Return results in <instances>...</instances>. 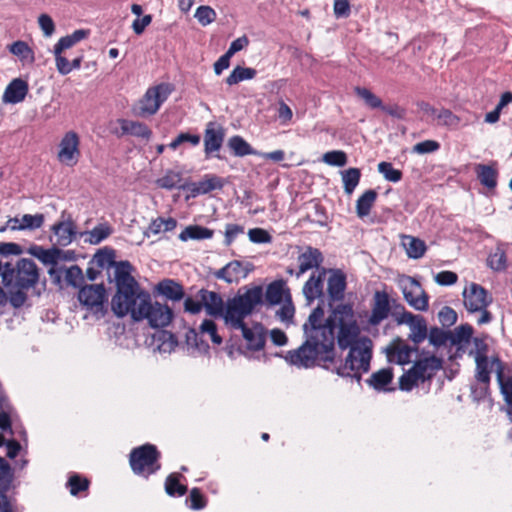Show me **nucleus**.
Segmentation results:
<instances>
[{"label": "nucleus", "mask_w": 512, "mask_h": 512, "mask_svg": "<svg viewBox=\"0 0 512 512\" xmlns=\"http://www.w3.org/2000/svg\"><path fill=\"white\" fill-rule=\"evenodd\" d=\"M14 481V469L0 456V500H8L7 493L11 489Z\"/></svg>", "instance_id": "30"}, {"label": "nucleus", "mask_w": 512, "mask_h": 512, "mask_svg": "<svg viewBox=\"0 0 512 512\" xmlns=\"http://www.w3.org/2000/svg\"><path fill=\"white\" fill-rule=\"evenodd\" d=\"M254 269V265L250 262H241L233 260L227 263L221 269L213 272L216 279L225 281L228 284L238 283L240 279L246 278Z\"/></svg>", "instance_id": "11"}, {"label": "nucleus", "mask_w": 512, "mask_h": 512, "mask_svg": "<svg viewBox=\"0 0 512 512\" xmlns=\"http://www.w3.org/2000/svg\"><path fill=\"white\" fill-rule=\"evenodd\" d=\"M207 335L211 339L214 344L220 345L222 343V337L217 332V325L213 320L205 319L200 327L199 333L195 330H190L186 335V340L189 345L195 346L198 349H201V346L198 342L200 336Z\"/></svg>", "instance_id": "18"}, {"label": "nucleus", "mask_w": 512, "mask_h": 512, "mask_svg": "<svg viewBox=\"0 0 512 512\" xmlns=\"http://www.w3.org/2000/svg\"><path fill=\"white\" fill-rule=\"evenodd\" d=\"M79 302L94 313H104L106 289L103 284L83 285L78 292Z\"/></svg>", "instance_id": "10"}, {"label": "nucleus", "mask_w": 512, "mask_h": 512, "mask_svg": "<svg viewBox=\"0 0 512 512\" xmlns=\"http://www.w3.org/2000/svg\"><path fill=\"white\" fill-rule=\"evenodd\" d=\"M44 220V215L41 213L35 215L24 214L21 218L20 224L11 226V230H35L43 225Z\"/></svg>", "instance_id": "44"}, {"label": "nucleus", "mask_w": 512, "mask_h": 512, "mask_svg": "<svg viewBox=\"0 0 512 512\" xmlns=\"http://www.w3.org/2000/svg\"><path fill=\"white\" fill-rule=\"evenodd\" d=\"M224 140V130L217 127L215 123L209 122L204 132L205 154L209 156L213 152L219 151Z\"/></svg>", "instance_id": "27"}, {"label": "nucleus", "mask_w": 512, "mask_h": 512, "mask_svg": "<svg viewBox=\"0 0 512 512\" xmlns=\"http://www.w3.org/2000/svg\"><path fill=\"white\" fill-rule=\"evenodd\" d=\"M398 325L406 324L410 327V334L408 336L416 346L423 342L427 338V323L423 316L415 315L413 313H403L397 319Z\"/></svg>", "instance_id": "14"}, {"label": "nucleus", "mask_w": 512, "mask_h": 512, "mask_svg": "<svg viewBox=\"0 0 512 512\" xmlns=\"http://www.w3.org/2000/svg\"><path fill=\"white\" fill-rule=\"evenodd\" d=\"M321 305L315 307L303 325L305 341L287 353L286 360L297 367L320 366L341 377L360 381L370 369L372 341L358 338L360 328L349 304H340L325 319Z\"/></svg>", "instance_id": "1"}, {"label": "nucleus", "mask_w": 512, "mask_h": 512, "mask_svg": "<svg viewBox=\"0 0 512 512\" xmlns=\"http://www.w3.org/2000/svg\"><path fill=\"white\" fill-rule=\"evenodd\" d=\"M393 380V372L390 368H384L374 372L369 379L366 380L367 384L376 391H389L388 385Z\"/></svg>", "instance_id": "33"}, {"label": "nucleus", "mask_w": 512, "mask_h": 512, "mask_svg": "<svg viewBox=\"0 0 512 512\" xmlns=\"http://www.w3.org/2000/svg\"><path fill=\"white\" fill-rule=\"evenodd\" d=\"M406 240L407 241L404 242V246L406 248L407 255L413 259L421 258L426 251L425 242L412 236H407Z\"/></svg>", "instance_id": "46"}, {"label": "nucleus", "mask_w": 512, "mask_h": 512, "mask_svg": "<svg viewBox=\"0 0 512 512\" xmlns=\"http://www.w3.org/2000/svg\"><path fill=\"white\" fill-rule=\"evenodd\" d=\"M29 253L45 265H54L58 248L52 247L50 249H44L41 246H33L29 249Z\"/></svg>", "instance_id": "45"}, {"label": "nucleus", "mask_w": 512, "mask_h": 512, "mask_svg": "<svg viewBox=\"0 0 512 512\" xmlns=\"http://www.w3.org/2000/svg\"><path fill=\"white\" fill-rule=\"evenodd\" d=\"M131 272L129 261H119L115 271L116 293L111 299V309L119 318L129 314L134 320L135 312L147 304L150 293L140 287Z\"/></svg>", "instance_id": "2"}, {"label": "nucleus", "mask_w": 512, "mask_h": 512, "mask_svg": "<svg viewBox=\"0 0 512 512\" xmlns=\"http://www.w3.org/2000/svg\"><path fill=\"white\" fill-rule=\"evenodd\" d=\"M263 303L262 286H254L243 294L238 293L227 300L223 318L233 329L243 327L244 319L249 316L256 306Z\"/></svg>", "instance_id": "4"}, {"label": "nucleus", "mask_w": 512, "mask_h": 512, "mask_svg": "<svg viewBox=\"0 0 512 512\" xmlns=\"http://www.w3.org/2000/svg\"><path fill=\"white\" fill-rule=\"evenodd\" d=\"M257 74L256 69L251 67L236 66L229 76L225 79V82L229 86L236 85L245 80H251L255 78Z\"/></svg>", "instance_id": "40"}, {"label": "nucleus", "mask_w": 512, "mask_h": 512, "mask_svg": "<svg viewBox=\"0 0 512 512\" xmlns=\"http://www.w3.org/2000/svg\"><path fill=\"white\" fill-rule=\"evenodd\" d=\"M182 174L180 172H176L173 170H168L166 173L156 180V185L159 188L172 190L179 189L182 190V186L185 182H182Z\"/></svg>", "instance_id": "39"}, {"label": "nucleus", "mask_w": 512, "mask_h": 512, "mask_svg": "<svg viewBox=\"0 0 512 512\" xmlns=\"http://www.w3.org/2000/svg\"><path fill=\"white\" fill-rule=\"evenodd\" d=\"M418 382L420 380L411 368L399 378V388L403 391H410Z\"/></svg>", "instance_id": "59"}, {"label": "nucleus", "mask_w": 512, "mask_h": 512, "mask_svg": "<svg viewBox=\"0 0 512 512\" xmlns=\"http://www.w3.org/2000/svg\"><path fill=\"white\" fill-rule=\"evenodd\" d=\"M112 233V228L110 225L103 223L95 226L89 232V243L93 245H97L101 243L104 239L109 237Z\"/></svg>", "instance_id": "51"}, {"label": "nucleus", "mask_w": 512, "mask_h": 512, "mask_svg": "<svg viewBox=\"0 0 512 512\" xmlns=\"http://www.w3.org/2000/svg\"><path fill=\"white\" fill-rule=\"evenodd\" d=\"M435 282L440 286H450L457 282L458 275L453 271H441L434 277Z\"/></svg>", "instance_id": "63"}, {"label": "nucleus", "mask_w": 512, "mask_h": 512, "mask_svg": "<svg viewBox=\"0 0 512 512\" xmlns=\"http://www.w3.org/2000/svg\"><path fill=\"white\" fill-rule=\"evenodd\" d=\"M441 367L442 360L435 355H431L415 361L411 368L420 382H425L430 380Z\"/></svg>", "instance_id": "21"}, {"label": "nucleus", "mask_w": 512, "mask_h": 512, "mask_svg": "<svg viewBox=\"0 0 512 512\" xmlns=\"http://www.w3.org/2000/svg\"><path fill=\"white\" fill-rule=\"evenodd\" d=\"M462 296L464 307L468 313H480L476 321L478 325L488 324L493 320V315L488 310L493 302V297L483 286L472 282L464 288Z\"/></svg>", "instance_id": "5"}, {"label": "nucleus", "mask_w": 512, "mask_h": 512, "mask_svg": "<svg viewBox=\"0 0 512 512\" xmlns=\"http://www.w3.org/2000/svg\"><path fill=\"white\" fill-rule=\"evenodd\" d=\"M493 363L497 364L496 377L500 392L506 405L512 410V375H504L502 362L498 358H494Z\"/></svg>", "instance_id": "29"}, {"label": "nucleus", "mask_w": 512, "mask_h": 512, "mask_svg": "<svg viewBox=\"0 0 512 512\" xmlns=\"http://www.w3.org/2000/svg\"><path fill=\"white\" fill-rule=\"evenodd\" d=\"M28 91V83L21 78H15L7 85L2 101L9 104L20 103L25 99Z\"/></svg>", "instance_id": "26"}, {"label": "nucleus", "mask_w": 512, "mask_h": 512, "mask_svg": "<svg viewBox=\"0 0 512 512\" xmlns=\"http://www.w3.org/2000/svg\"><path fill=\"white\" fill-rule=\"evenodd\" d=\"M418 350V347H411L404 342L400 337L395 338L391 343L384 349L387 360L390 363L398 365H405L411 362V356Z\"/></svg>", "instance_id": "15"}, {"label": "nucleus", "mask_w": 512, "mask_h": 512, "mask_svg": "<svg viewBox=\"0 0 512 512\" xmlns=\"http://www.w3.org/2000/svg\"><path fill=\"white\" fill-rule=\"evenodd\" d=\"M198 294L203 301V308H205L208 315L212 317H223L226 304H224L219 293L201 289Z\"/></svg>", "instance_id": "25"}, {"label": "nucleus", "mask_w": 512, "mask_h": 512, "mask_svg": "<svg viewBox=\"0 0 512 512\" xmlns=\"http://www.w3.org/2000/svg\"><path fill=\"white\" fill-rule=\"evenodd\" d=\"M65 280L68 285L81 288L84 283V274L82 269L78 265H72L68 269L64 270Z\"/></svg>", "instance_id": "49"}, {"label": "nucleus", "mask_w": 512, "mask_h": 512, "mask_svg": "<svg viewBox=\"0 0 512 512\" xmlns=\"http://www.w3.org/2000/svg\"><path fill=\"white\" fill-rule=\"evenodd\" d=\"M161 457L157 447L146 443L133 448L129 454V464L135 475L149 478L161 468L159 459Z\"/></svg>", "instance_id": "6"}, {"label": "nucleus", "mask_w": 512, "mask_h": 512, "mask_svg": "<svg viewBox=\"0 0 512 512\" xmlns=\"http://www.w3.org/2000/svg\"><path fill=\"white\" fill-rule=\"evenodd\" d=\"M52 231L56 236V245L68 246L76 237V225L73 220L59 221L52 226Z\"/></svg>", "instance_id": "28"}, {"label": "nucleus", "mask_w": 512, "mask_h": 512, "mask_svg": "<svg viewBox=\"0 0 512 512\" xmlns=\"http://www.w3.org/2000/svg\"><path fill=\"white\" fill-rule=\"evenodd\" d=\"M313 212L307 215L309 221L316 223L320 226L326 225L327 216L325 213V208L321 206L319 203H315L312 206Z\"/></svg>", "instance_id": "61"}, {"label": "nucleus", "mask_w": 512, "mask_h": 512, "mask_svg": "<svg viewBox=\"0 0 512 512\" xmlns=\"http://www.w3.org/2000/svg\"><path fill=\"white\" fill-rule=\"evenodd\" d=\"M237 330H241L248 350L259 351L264 348L266 331L261 324L256 323L252 327L244 324L243 327H238Z\"/></svg>", "instance_id": "17"}, {"label": "nucleus", "mask_w": 512, "mask_h": 512, "mask_svg": "<svg viewBox=\"0 0 512 512\" xmlns=\"http://www.w3.org/2000/svg\"><path fill=\"white\" fill-rule=\"evenodd\" d=\"M377 192L373 189L366 190L356 201V213L359 218H364L370 214L376 199Z\"/></svg>", "instance_id": "36"}, {"label": "nucleus", "mask_w": 512, "mask_h": 512, "mask_svg": "<svg viewBox=\"0 0 512 512\" xmlns=\"http://www.w3.org/2000/svg\"><path fill=\"white\" fill-rule=\"evenodd\" d=\"M488 265L496 271L504 270L506 267V255L503 251L498 250L488 258Z\"/></svg>", "instance_id": "64"}, {"label": "nucleus", "mask_w": 512, "mask_h": 512, "mask_svg": "<svg viewBox=\"0 0 512 512\" xmlns=\"http://www.w3.org/2000/svg\"><path fill=\"white\" fill-rule=\"evenodd\" d=\"M176 219L169 217L167 219L158 217L151 221L147 229L144 231V236L150 237L151 235H157L161 232L172 231L176 228Z\"/></svg>", "instance_id": "35"}, {"label": "nucleus", "mask_w": 512, "mask_h": 512, "mask_svg": "<svg viewBox=\"0 0 512 512\" xmlns=\"http://www.w3.org/2000/svg\"><path fill=\"white\" fill-rule=\"evenodd\" d=\"M439 322L444 327H450L457 321V313L449 306H444L438 313Z\"/></svg>", "instance_id": "60"}, {"label": "nucleus", "mask_w": 512, "mask_h": 512, "mask_svg": "<svg viewBox=\"0 0 512 512\" xmlns=\"http://www.w3.org/2000/svg\"><path fill=\"white\" fill-rule=\"evenodd\" d=\"M330 273L327 280V293L330 302L343 300L346 290V275L340 269H328Z\"/></svg>", "instance_id": "16"}, {"label": "nucleus", "mask_w": 512, "mask_h": 512, "mask_svg": "<svg viewBox=\"0 0 512 512\" xmlns=\"http://www.w3.org/2000/svg\"><path fill=\"white\" fill-rule=\"evenodd\" d=\"M354 91L356 95L360 97L368 107L372 109H381L383 104L382 100L369 89L357 86L355 87Z\"/></svg>", "instance_id": "48"}, {"label": "nucleus", "mask_w": 512, "mask_h": 512, "mask_svg": "<svg viewBox=\"0 0 512 512\" xmlns=\"http://www.w3.org/2000/svg\"><path fill=\"white\" fill-rule=\"evenodd\" d=\"M436 118L438 124L450 128H456L460 123V118L455 115L451 110L442 108L438 111Z\"/></svg>", "instance_id": "55"}, {"label": "nucleus", "mask_w": 512, "mask_h": 512, "mask_svg": "<svg viewBox=\"0 0 512 512\" xmlns=\"http://www.w3.org/2000/svg\"><path fill=\"white\" fill-rule=\"evenodd\" d=\"M324 258L321 251L317 248L308 246L304 252L298 255V270L295 273L297 278H300L304 273L313 268H319Z\"/></svg>", "instance_id": "20"}, {"label": "nucleus", "mask_w": 512, "mask_h": 512, "mask_svg": "<svg viewBox=\"0 0 512 512\" xmlns=\"http://www.w3.org/2000/svg\"><path fill=\"white\" fill-rule=\"evenodd\" d=\"M397 285L409 306L417 311L424 312L428 310L429 296L416 278L400 275L397 279Z\"/></svg>", "instance_id": "8"}, {"label": "nucleus", "mask_w": 512, "mask_h": 512, "mask_svg": "<svg viewBox=\"0 0 512 512\" xmlns=\"http://www.w3.org/2000/svg\"><path fill=\"white\" fill-rule=\"evenodd\" d=\"M171 92L172 88L165 83L150 87L139 101L137 114L141 117L156 114Z\"/></svg>", "instance_id": "9"}, {"label": "nucleus", "mask_w": 512, "mask_h": 512, "mask_svg": "<svg viewBox=\"0 0 512 512\" xmlns=\"http://www.w3.org/2000/svg\"><path fill=\"white\" fill-rule=\"evenodd\" d=\"M0 276L7 289L13 308H21L27 301V291L39 281V269L32 259L21 258L16 263L0 260Z\"/></svg>", "instance_id": "3"}, {"label": "nucleus", "mask_w": 512, "mask_h": 512, "mask_svg": "<svg viewBox=\"0 0 512 512\" xmlns=\"http://www.w3.org/2000/svg\"><path fill=\"white\" fill-rule=\"evenodd\" d=\"M181 474L171 473L165 480V491L171 497H181L186 494L187 486L180 483Z\"/></svg>", "instance_id": "43"}, {"label": "nucleus", "mask_w": 512, "mask_h": 512, "mask_svg": "<svg viewBox=\"0 0 512 512\" xmlns=\"http://www.w3.org/2000/svg\"><path fill=\"white\" fill-rule=\"evenodd\" d=\"M378 171L390 182L397 183L402 179V172L395 169L390 162L382 161L378 164Z\"/></svg>", "instance_id": "52"}, {"label": "nucleus", "mask_w": 512, "mask_h": 512, "mask_svg": "<svg viewBox=\"0 0 512 512\" xmlns=\"http://www.w3.org/2000/svg\"><path fill=\"white\" fill-rule=\"evenodd\" d=\"M89 484L90 482L87 478L74 473L69 477L66 487L72 496H78L81 492L88 490Z\"/></svg>", "instance_id": "47"}, {"label": "nucleus", "mask_w": 512, "mask_h": 512, "mask_svg": "<svg viewBox=\"0 0 512 512\" xmlns=\"http://www.w3.org/2000/svg\"><path fill=\"white\" fill-rule=\"evenodd\" d=\"M427 338L429 339L430 344L435 347H440L445 345L446 342L451 338V333L445 332L438 327H432L429 330V333L427 332Z\"/></svg>", "instance_id": "54"}, {"label": "nucleus", "mask_w": 512, "mask_h": 512, "mask_svg": "<svg viewBox=\"0 0 512 512\" xmlns=\"http://www.w3.org/2000/svg\"><path fill=\"white\" fill-rule=\"evenodd\" d=\"M328 269L322 267L317 274L313 273L303 286V294L311 304L315 299L323 296V285Z\"/></svg>", "instance_id": "23"}, {"label": "nucleus", "mask_w": 512, "mask_h": 512, "mask_svg": "<svg viewBox=\"0 0 512 512\" xmlns=\"http://www.w3.org/2000/svg\"><path fill=\"white\" fill-rule=\"evenodd\" d=\"M263 298H265L269 306L278 305L283 300L286 301V299L291 298L290 289L286 286V281L278 279L268 284Z\"/></svg>", "instance_id": "24"}, {"label": "nucleus", "mask_w": 512, "mask_h": 512, "mask_svg": "<svg viewBox=\"0 0 512 512\" xmlns=\"http://www.w3.org/2000/svg\"><path fill=\"white\" fill-rule=\"evenodd\" d=\"M195 18L203 25H209L216 19V12L210 6H199L195 12Z\"/></svg>", "instance_id": "57"}, {"label": "nucleus", "mask_w": 512, "mask_h": 512, "mask_svg": "<svg viewBox=\"0 0 512 512\" xmlns=\"http://www.w3.org/2000/svg\"><path fill=\"white\" fill-rule=\"evenodd\" d=\"M212 237L213 230L199 225H189L179 235V239L184 242L189 239L203 240Z\"/></svg>", "instance_id": "38"}, {"label": "nucleus", "mask_w": 512, "mask_h": 512, "mask_svg": "<svg viewBox=\"0 0 512 512\" xmlns=\"http://www.w3.org/2000/svg\"><path fill=\"white\" fill-rule=\"evenodd\" d=\"M79 143L77 133L67 132L59 145L58 160L67 166H74L80 157Z\"/></svg>", "instance_id": "13"}, {"label": "nucleus", "mask_w": 512, "mask_h": 512, "mask_svg": "<svg viewBox=\"0 0 512 512\" xmlns=\"http://www.w3.org/2000/svg\"><path fill=\"white\" fill-rule=\"evenodd\" d=\"M344 192L351 195L355 188L358 186L361 178V171L359 168H348L341 172Z\"/></svg>", "instance_id": "42"}, {"label": "nucleus", "mask_w": 512, "mask_h": 512, "mask_svg": "<svg viewBox=\"0 0 512 512\" xmlns=\"http://www.w3.org/2000/svg\"><path fill=\"white\" fill-rule=\"evenodd\" d=\"M227 146L236 157H244L247 155H259V152L254 150L251 145L241 136L234 135L229 138Z\"/></svg>", "instance_id": "34"}, {"label": "nucleus", "mask_w": 512, "mask_h": 512, "mask_svg": "<svg viewBox=\"0 0 512 512\" xmlns=\"http://www.w3.org/2000/svg\"><path fill=\"white\" fill-rule=\"evenodd\" d=\"M134 315L136 316L134 321L147 320L149 326L155 329L167 327L174 318L173 310L167 304H161L157 301L153 303L151 295L147 304L139 308Z\"/></svg>", "instance_id": "7"}, {"label": "nucleus", "mask_w": 512, "mask_h": 512, "mask_svg": "<svg viewBox=\"0 0 512 512\" xmlns=\"http://www.w3.org/2000/svg\"><path fill=\"white\" fill-rule=\"evenodd\" d=\"M391 311V303L389 296L386 292L377 291L374 294V303L372 306L371 315L369 317V324L372 326L379 325L386 319Z\"/></svg>", "instance_id": "19"}, {"label": "nucleus", "mask_w": 512, "mask_h": 512, "mask_svg": "<svg viewBox=\"0 0 512 512\" xmlns=\"http://www.w3.org/2000/svg\"><path fill=\"white\" fill-rule=\"evenodd\" d=\"M89 264L96 265L100 270L114 268L115 272L119 262L115 261V250L105 247L97 251Z\"/></svg>", "instance_id": "31"}, {"label": "nucleus", "mask_w": 512, "mask_h": 512, "mask_svg": "<svg viewBox=\"0 0 512 512\" xmlns=\"http://www.w3.org/2000/svg\"><path fill=\"white\" fill-rule=\"evenodd\" d=\"M476 379L481 383L490 382V369L487 356H475Z\"/></svg>", "instance_id": "50"}, {"label": "nucleus", "mask_w": 512, "mask_h": 512, "mask_svg": "<svg viewBox=\"0 0 512 512\" xmlns=\"http://www.w3.org/2000/svg\"><path fill=\"white\" fill-rule=\"evenodd\" d=\"M323 161L330 166L343 167L347 163V155L344 151L333 150L323 155Z\"/></svg>", "instance_id": "56"}, {"label": "nucleus", "mask_w": 512, "mask_h": 512, "mask_svg": "<svg viewBox=\"0 0 512 512\" xmlns=\"http://www.w3.org/2000/svg\"><path fill=\"white\" fill-rule=\"evenodd\" d=\"M121 129L125 134H130L146 140H148L152 135V131L146 124L136 121L122 120Z\"/></svg>", "instance_id": "37"}, {"label": "nucleus", "mask_w": 512, "mask_h": 512, "mask_svg": "<svg viewBox=\"0 0 512 512\" xmlns=\"http://www.w3.org/2000/svg\"><path fill=\"white\" fill-rule=\"evenodd\" d=\"M249 240L253 243H270L272 240L271 235L268 231L262 228H253L248 231Z\"/></svg>", "instance_id": "62"}, {"label": "nucleus", "mask_w": 512, "mask_h": 512, "mask_svg": "<svg viewBox=\"0 0 512 512\" xmlns=\"http://www.w3.org/2000/svg\"><path fill=\"white\" fill-rule=\"evenodd\" d=\"M186 502L190 503L189 507L192 510H201V509L205 508V506L207 504L206 499L202 495L199 488L191 489L190 494H189L188 498L186 499Z\"/></svg>", "instance_id": "58"}, {"label": "nucleus", "mask_w": 512, "mask_h": 512, "mask_svg": "<svg viewBox=\"0 0 512 512\" xmlns=\"http://www.w3.org/2000/svg\"><path fill=\"white\" fill-rule=\"evenodd\" d=\"M475 172L484 187L494 189L497 186L498 171L492 165L477 164Z\"/></svg>", "instance_id": "32"}, {"label": "nucleus", "mask_w": 512, "mask_h": 512, "mask_svg": "<svg viewBox=\"0 0 512 512\" xmlns=\"http://www.w3.org/2000/svg\"><path fill=\"white\" fill-rule=\"evenodd\" d=\"M154 296H162L166 300L178 302L185 296L183 286L174 279H163L159 281L153 290Z\"/></svg>", "instance_id": "22"}, {"label": "nucleus", "mask_w": 512, "mask_h": 512, "mask_svg": "<svg viewBox=\"0 0 512 512\" xmlns=\"http://www.w3.org/2000/svg\"><path fill=\"white\" fill-rule=\"evenodd\" d=\"M225 185V180L215 174H205L198 182H185L182 186L183 191H188L190 194L187 199L195 198L199 195L208 194L214 190H221Z\"/></svg>", "instance_id": "12"}, {"label": "nucleus", "mask_w": 512, "mask_h": 512, "mask_svg": "<svg viewBox=\"0 0 512 512\" xmlns=\"http://www.w3.org/2000/svg\"><path fill=\"white\" fill-rule=\"evenodd\" d=\"M474 329L470 324H462L455 328L454 333L451 334L452 344H460L462 342H469Z\"/></svg>", "instance_id": "53"}, {"label": "nucleus", "mask_w": 512, "mask_h": 512, "mask_svg": "<svg viewBox=\"0 0 512 512\" xmlns=\"http://www.w3.org/2000/svg\"><path fill=\"white\" fill-rule=\"evenodd\" d=\"M89 34L88 30L79 29L75 30L72 34L61 37L58 42L55 44L54 48L57 49V52L64 51L69 49L85 39Z\"/></svg>", "instance_id": "41"}]
</instances>
